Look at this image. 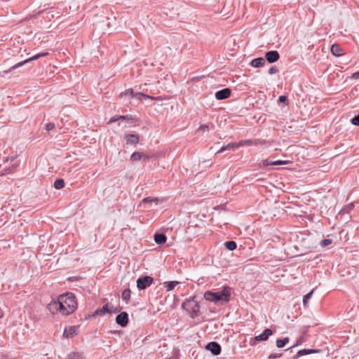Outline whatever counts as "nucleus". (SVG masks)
Segmentation results:
<instances>
[{
	"label": "nucleus",
	"instance_id": "obj_1",
	"mask_svg": "<svg viewBox=\"0 0 359 359\" xmlns=\"http://www.w3.org/2000/svg\"><path fill=\"white\" fill-rule=\"evenodd\" d=\"M61 306V314L68 316L77 308L78 304L75 295L72 292L60 294L57 298Z\"/></svg>",
	"mask_w": 359,
	"mask_h": 359
},
{
	"label": "nucleus",
	"instance_id": "obj_2",
	"mask_svg": "<svg viewBox=\"0 0 359 359\" xmlns=\"http://www.w3.org/2000/svg\"><path fill=\"white\" fill-rule=\"evenodd\" d=\"M231 296V288L224 287L222 290L214 292L206 291L204 293V299L207 301L218 304L219 302H229Z\"/></svg>",
	"mask_w": 359,
	"mask_h": 359
},
{
	"label": "nucleus",
	"instance_id": "obj_3",
	"mask_svg": "<svg viewBox=\"0 0 359 359\" xmlns=\"http://www.w3.org/2000/svg\"><path fill=\"white\" fill-rule=\"evenodd\" d=\"M194 296L182 304V308L187 311L190 317L194 318L198 316L199 304Z\"/></svg>",
	"mask_w": 359,
	"mask_h": 359
},
{
	"label": "nucleus",
	"instance_id": "obj_4",
	"mask_svg": "<svg viewBox=\"0 0 359 359\" xmlns=\"http://www.w3.org/2000/svg\"><path fill=\"white\" fill-rule=\"evenodd\" d=\"M311 353H321L320 357L325 358L328 356V351L327 349H309V348H304L302 350H299L296 352V354L292 357L293 359H297L299 357L306 355Z\"/></svg>",
	"mask_w": 359,
	"mask_h": 359
},
{
	"label": "nucleus",
	"instance_id": "obj_5",
	"mask_svg": "<svg viewBox=\"0 0 359 359\" xmlns=\"http://www.w3.org/2000/svg\"><path fill=\"white\" fill-rule=\"evenodd\" d=\"M153 280V278L149 276L140 277L137 280V287L139 290H145L152 284Z\"/></svg>",
	"mask_w": 359,
	"mask_h": 359
},
{
	"label": "nucleus",
	"instance_id": "obj_6",
	"mask_svg": "<svg viewBox=\"0 0 359 359\" xmlns=\"http://www.w3.org/2000/svg\"><path fill=\"white\" fill-rule=\"evenodd\" d=\"M121 97L123 96H129L130 97H135L137 100H141L142 97H147L149 98L150 96L142 93H134L133 90L132 88L127 89L125 92L122 93L120 95Z\"/></svg>",
	"mask_w": 359,
	"mask_h": 359
},
{
	"label": "nucleus",
	"instance_id": "obj_7",
	"mask_svg": "<svg viewBox=\"0 0 359 359\" xmlns=\"http://www.w3.org/2000/svg\"><path fill=\"white\" fill-rule=\"evenodd\" d=\"M47 55H48V52H43V53H39V54H36L35 55H34L33 57H31L24 61H22V62H18V64H16L15 65L13 66L10 71H11L12 69H15L18 67H20L21 66H22L25 63H27L29 62H31V61H33V60H37L41 57H44V56H46Z\"/></svg>",
	"mask_w": 359,
	"mask_h": 359
},
{
	"label": "nucleus",
	"instance_id": "obj_8",
	"mask_svg": "<svg viewBox=\"0 0 359 359\" xmlns=\"http://www.w3.org/2000/svg\"><path fill=\"white\" fill-rule=\"evenodd\" d=\"M205 349L210 351L214 355H218L221 353V346L216 341L209 342L205 346Z\"/></svg>",
	"mask_w": 359,
	"mask_h": 359
},
{
	"label": "nucleus",
	"instance_id": "obj_9",
	"mask_svg": "<svg viewBox=\"0 0 359 359\" xmlns=\"http://www.w3.org/2000/svg\"><path fill=\"white\" fill-rule=\"evenodd\" d=\"M116 323L122 327L127 326L128 323V314L123 311L116 317Z\"/></svg>",
	"mask_w": 359,
	"mask_h": 359
},
{
	"label": "nucleus",
	"instance_id": "obj_10",
	"mask_svg": "<svg viewBox=\"0 0 359 359\" xmlns=\"http://www.w3.org/2000/svg\"><path fill=\"white\" fill-rule=\"evenodd\" d=\"M273 332L269 329L266 328L265 329L263 332L257 336H256L255 338L252 339V341H266L270 336L273 334Z\"/></svg>",
	"mask_w": 359,
	"mask_h": 359
},
{
	"label": "nucleus",
	"instance_id": "obj_11",
	"mask_svg": "<svg viewBox=\"0 0 359 359\" xmlns=\"http://www.w3.org/2000/svg\"><path fill=\"white\" fill-rule=\"evenodd\" d=\"M280 58V55L277 50H270L265 54V60L269 63H273L278 61Z\"/></svg>",
	"mask_w": 359,
	"mask_h": 359
},
{
	"label": "nucleus",
	"instance_id": "obj_12",
	"mask_svg": "<svg viewBox=\"0 0 359 359\" xmlns=\"http://www.w3.org/2000/svg\"><path fill=\"white\" fill-rule=\"evenodd\" d=\"M231 89L229 88H225L224 89L219 90L215 93V98L218 100H225L230 97L231 95Z\"/></svg>",
	"mask_w": 359,
	"mask_h": 359
},
{
	"label": "nucleus",
	"instance_id": "obj_13",
	"mask_svg": "<svg viewBox=\"0 0 359 359\" xmlns=\"http://www.w3.org/2000/svg\"><path fill=\"white\" fill-rule=\"evenodd\" d=\"M48 311L53 313L55 314L57 313H61V306L60 304L59 301H52L48 304L47 306Z\"/></svg>",
	"mask_w": 359,
	"mask_h": 359
},
{
	"label": "nucleus",
	"instance_id": "obj_14",
	"mask_svg": "<svg viewBox=\"0 0 359 359\" xmlns=\"http://www.w3.org/2000/svg\"><path fill=\"white\" fill-rule=\"evenodd\" d=\"M78 326H71L66 327L63 332V337L66 338H72L77 334Z\"/></svg>",
	"mask_w": 359,
	"mask_h": 359
},
{
	"label": "nucleus",
	"instance_id": "obj_15",
	"mask_svg": "<svg viewBox=\"0 0 359 359\" xmlns=\"http://www.w3.org/2000/svg\"><path fill=\"white\" fill-rule=\"evenodd\" d=\"M107 313H112V311L109 308V304H106L102 308L96 309L91 316H103Z\"/></svg>",
	"mask_w": 359,
	"mask_h": 359
},
{
	"label": "nucleus",
	"instance_id": "obj_16",
	"mask_svg": "<svg viewBox=\"0 0 359 359\" xmlns=\"http://www.w3.org/2000/svg\"><path fill=\"white\" fill-rule=\"evenodd\" d=\"M126 144L136 145L140 141V137L135 134H128L125 136Z\"/></svg>",
	"mask_w": 359,
	"mask_h": 359
},
{
	"label": "nucleus",
	"instance_id": "obj_17",
	"mask_svg": "<svg viewBox=\"0 0 359 359\" xmlns=\"http://www.w3.org/2000/svg\"><path fill=\"white\" fill-rule=\"evenodd\" d=\"M237 148H238V144L236 142L229 143V144L221 147V149L217 152L216 155H218L219 154L222 153L227 150H235Z\"/></svg>",
	"mask_w": 359,
	"mask_h": 359
},
{
	"label": "nucleus",
	"instance_id": "obj_18",
	"mask_svg": "<svg viewBox=\"0 0 359 359\" xmlns=\"http://www.w3.org/2000/svg\"><path fill=\"white\" fill-rule=\"evenodd\" d=\"M142 158L146 160L149 158V156L139 151H135L130 156V160L133 161H140Z\"/></svg>",
	"mask_w": 359,
	"mask_h": 359
},
{
	"label": "nucleus",
	"instance_id": "obj_19",
	"mask_svg": "<svg viewBox=\"0 0 359 359\" xmlns=\"http://www.w3.org/2000/svg\"><path fill=\"white\" fill-rule=\"evenodd\" d=\"M265 63H266V60L264 58L257 57V58L253 59L251 61L250 65L253 67H263L265 65Z\"/></svg>",
	"mask_w": 359,
	"mask_h": 359
},
{
	"label": "nucleus",
	"instance_id": "obj_20",
	"mask_svg": "<svg viewBox=\"0 0 359 359\" xmlns=\"http://www.w3.org/2000/svg\"><path fill=\"white\" fill-rule=\"evenodd\" d=\"M154 241L158 245L165 243L167 241V237L164 233H156L154 234Z\"/></svg>",
	"mask_w": 359,
	"mask_h": 359
},
{
	"label": "nucleus",
	"instance_id": "obj_21",
	"mask_svg": "<svg viewBox=\"0 0 359 359\" xmlns=\"http://www.w3.org/2000/svg\"><path fill=\"white\" fill-rule=\"evenodd\" d=\"M331 53L338 57L343 55V50L339 44L334 43L331 46Z\"/></svg>",
	"mask_w": 359,
	"mask_h": 359
},
{
	"label": "nucleus",
	"instance_id": "obj_22",
	"mask_svg": "<svg viewBox=\"0 0 359 359\" xmlns=\"http://www.w3.org/2000/svg\"><path fill=\"white\" fill-rule=\"evenodd\" d=\"M120 119H127V120H130V123H134V118L132 117V116H130V115H126V116H113L110 121H109V123H114L118 120H120Z\"/></svg>",
	"mask_w": 359,
	"mask_h": 359
},
{
	"label": "nucleus",
	"instance_id": "obj_23",
	"mask_svg": "<svg viewBox=\"0 0 359 359\" xmlns=\"http://www.w3.org/2000/svg\"><path fill=\"white\" fill-rule=\"evenodd\" d=\"M179 283L178 281H167L164 283L165 287L167 291L172 290Z\"/></svg>",
	"mask_w": 359,
	"mask_h": 359
},
{
	"label": "nucleus",
	"instance_id": "obj_24",
	"mask_svg": "<svg viewBox=\"0 0 359 359\" xmlns=\"http://www.w3.org/2000/svg\"><path fill=\"white\" fill-rule=\"evenodd\" d=\"M130 294H131V291L130 289H125L122 292V294H121L122 299L123 301H125L126 303H128L130 298Z\"/></svg>",
	"mask_w": 359,
	"mask_h": 359
},
{
	"label": "nucleus",
	"instance_id": "obj_25",
	"mask_svg": "<svg viewBox=\"0 0 359 359\" xmlns=\"http://www.w3.org/2000/svg\"><path fill=\"white\" fill-rule=\"evenodd\" d=\"M289 342V338L285 337L283 339H278L276 340V346L278 348L284 347Z\"/></svg>",
	"mask_w": 359,
	"mask_h": 359
},
{
	"label": "nucleus",
	"instance_id": "obj_26",
	"mask_svg": "<svg viewBox=\"0 0 359 359\" xmlns=\"http://www.w3.org/2000/svg\"><path fill=\"white\" fill-rule=\"evenodd\" d=\"M224 246L229 250L232 251V250H234L236 248L237 244H236V243L235 241H226V242L224 243Z\"/></svg>",
	"mask_w": 359,
	"mask_h": 359
},
{
	"label": "nucleus",
	"instance_id": "obj_27",
	"mask_svg": "<svg viewBox=\"0 0 359 359\" xmlns=\"http://www.w3.org/2000/svg\"><path fill=\"white\" fill-rule=\"evenodd\" d=\"M65 187V181L62 179H57L54 182V187L56 189H60Z\"/></svg>",
	"mask_w": 359,
	"mask_h": 359
},
{
	"label": "nucleus",
	"instance_id": "obj_28",
	"mask_svg": "<svg viewBox=\"0 0 359 359\" xmlns=\"http://www.w3.org/2000/svg\"><path fill=\"white\" fill-rule=\"evenodd\" d=\"M238 147H243V146H251L252 145V140H241L237 143Z\"/></svg>",
	"mask_w": 359,
	"mask_h": 359
},
{
	"label": "nucleus",
	"instance_id": "obj_29",
	"mask_svg": "<svg viewBox=\"0 0 359 359\" xmlns=\"http://www.w3.org/2000/svg\"><path fill=\"white\" fill-rule=\"evenodd\" d=\"M313 294V290L307 293L306 295L303 297V304L304 306H306L308 301L311 299Z\"/></svg>",
	"mask_w": 359,
	"mask_h": 359
},
{
	"label": "nucleus",
	"instance_id": "obj_30",
	"mask_svg": "<svg viewBox=\"0 0 359 359\" xmlns=\"http://www.w3.org/2000/svg\"><path fill=\"white\" fill-rule=\"evenodd\" d=\"M67 359H82V356L79 353H72L68 355Z\"/></svg>",
	"mask_w": 359,
	"mask_h": 359
},
{
	"label": "nucleus",
	"instance_id": "obj_31",
	"mask_svg": "<svg viewBox=\"0 0 359 359\" xmlns=\"http://www.w3.org/2000/svg\"><path fill=\"white\" fill-rule=\"evenodd\" d=\"M351 123L354 126H359V114L351 118Z\"/></svg>",
	"mask_w": 359,
	"mask_h": 359
},
{
	"label": "nucleus",
	"instance_id": "obj_32",
	"mask_svg": "<svg viewBox=\"0 0 359 359\" xmlns=\"http://www.w3.org/2000/svg\"><path fill=\"white\" fill-rule=\"evenodd\" d=\"M331 243H332V240L331 239H323L320 242V246L321 247H325V246L329 245Z\"/></svg>",
	"mask_w": 359,
	"mask_h": 359
},
{
	"label": "nucleus",
	"instance_id": "obj_33",
	"mask_svg": "<svg viewBox=\"0 0 359 359\" xmlns=\"http://www.w3.org/2000/svg\"><path fill=\"white\" fill-rule=\"evenodd\" d=\"M287 163H288V161H287L278 160L276 161H273V165H286Z\"/></svg>",
	"mask_w": 359,
	"mask_h": 359
},
{
	"label": "nucleus",
	"instance_id": "obj_34",
	"mask_svg": "<svg viewBox=\"0 0 359 359\" xmlns=\"http://www.w3.org/2000/svg\"><path fill=\"white\" fill-rule=\"evenodd\" d=\"M55 123H46L45 125V129L47 130V131H50L51 130H53L54 128H55Z\"/></svg>",
	"mask_w": 359,
	"mask_h": 359
},
{
	"label": "nucleus",
	"instance_id": "obj_35",
	"mask_svg": "<svg viewBox=\"0 0 359 359\" xmlns=\"http://www.w3.org/2000/svg\"><path fill=\"white\" fill-rule=\"evenodd\" d=\"M278 72V69L276 66H273L269 69V74L272 75L276 74Z\"/></svg>",
	"mask_w": 359,
	"mask_h": 359
},
{
	"label": "nucleus",
	"instance_id": "obj_36",
	"mask_svg": "<svg viewBox=\"0 0 359 359\" xmlns=\"http://www.w3.org/2000/svg\"><path fill=\"white\" fill-rule=\"evenodd\" d=\"M266 143V140H252V144L257 145L259 144H263Z\"/></svg>",
	"mask_w": 359,
	"mask_h": 359
},
{
	"label": "nucleus",
	"instance_id": "obj_37",
	"mask_svg": "<svg viewBox=\"0 0 359 359\" xmlns=\"http://www.w3.org/2000/svg\"><path fill=\"white\" fill-rule=\"evenodd\" d=\"M287 100V97L285 95H281L278 97V102L285 103Z\"/></svg>",
	"mask_w": 359,
	"mask_h": 359
},
{
	"label": "nucleus",
	"instance_id": "obj_38",
	"mask_svg": "<svg viewBox=\"0 0 359 359\" xmlns=\"http://www.w3.org/2000/svg\"><path fill=\"white\" fill-rule=\"evenodd\" d=\"M262 164L264 167H267L269 165H273V161H269V160L266 159L262 161Z\"/></svg>",
	"mask_w": 359,
	"mask_h": 359
},
{
	"label": "nucleus",
	"instance_id": "obj_39",
	"mask_svg": "<svg viewBox=\"0 0 359 359\" xmlns=\"http://www.w3.org/2000/svg\"><path fill=\"white\" fill-rule=\"evenodd\" d=\"M143 201H144V202H147H147H152V201H154H154H155V202H156V201H157V198H156L147 197V198H144V199H143Z\"/></svg>",
	"mask_w": 359,
	"mask_h": 359
},
{
	"label": "nucleus",
	"instance_id": "obj_40",
	"mask_svg": "<svg viewBox=\"0 0 359 359\" xmlns=\"http://www.w3.org/2000/svg\"><path fill=\"white\" fill-rule=\"evenodd\" d=\"M282 356V354H271L269 357H268V359H276V358H278Z\"/></svg>",
	"mask_w": 359,
	"mask_h": 359
},
{
	"label": "nucleus",
	"instance_id": "obj_41",
	"mask_svg": "<svg viewBox=\"0 0 359 359\" xmlns=\"http://www.w3.org/2000/svg\"><path fill=\"white\" fill-rule=\"evenodd\" d=\"M297 345H298V343L297 344L293 345L290 348L286 349L285 351L286 352H290V353H293L294 352V349H295L297 348Z\"/></svg>",
	"mask_w": 359,
	"mask_h": 359
},
{
	"label": "nucleus",
	"instance_id": "obj_42",
	"mask_svg": "<svg viewBox=\"0 0 359 359\" xmlns=\"http://www.w3.org/2000/svg\"><path fill=\"white\" fill-rule=\"evenodd\" d=\"M109 308L112 311V313H116L120 311V309L118 308H114L113 306L109 304Z\"/></svg>",
	"mask_w": 359,
	"mask_h": 359
},
{
	"label": "nucleus",
	"instance_id": "obj_43",
	"mask_svg": "<svg viewBox=\"0 0 359 359\" xmlns=\"http://www.w3.org/2000/svg\"><path fill=\"white\" fill-rule=\"evenodd\" d=\"M201 130L205 132V131H208L209 130V127L208 125H202L201 126L200 128H199Z\"/></svg>",
	"mask_w": 359,
	"mask_h": 359
},
{
	"label": "nucleus",
	"instance_id": "obj_44",
	"mask_svg": "<svg viewBox=\"0 0 359 359\" xmlns=\"http://www.w3.org/2000/svg\"><path fill=\"white\" fill-rule=\"evenodd\" d=\"M351 78L353 79H359V71L353 73Z\"/></svg>",
	"mask_w": 359,
	"mask_h": 359
},
{
	"label": "nucleus",
	"instance_id": "obj_45",
	"mask_svg": "<svg viewBox=\"0 0 359 359\" xmlns=\"http://www.w3.org/2000/svg\"><path fill=\"white\" fill-rule=\"evenodd\" d=\"M18 165H19V164H18V163H14L12 165L11 168H9L8 170H9L10 171H12L13 170H14L15 168H16L18 166Z\"/></svg>",
	"mask_w": 359,
	"mask_h": 359
},
{
	"label": "nucleus",
	"instance_id": "obj_46",
	"mask_svg": "<svg viewBox=\"0 0 359 359\" xmlns=\"http://www.w3.org/2000/svg\"><path fill=\"white\" fill-rule=\"evenodd\" d=\"M16 158H17L16 156H11L10 158H8L7 161L10 160L11 162H13V161H15Z\"/></svg>",
	"mask_w": 359,
	"mask_h": 359
},
{
	"label": "nucleus",
	"instance_id": "obj_47",
	"mask_svg": "<svg viewBox=\"0 0 359 359\" xmlns=\"http://www.w3.org/2000/svg\"><path fill=\"white\" fill-rule=\"evenodd\" d=\"M78 279H79V278H76V277H71L69 278V280H78Z\"/></svg>",
	"mask_w": 359,
	"mask_h": 359
},
{
	"label": "nucleus",
	"instance_id": "obj_48",
	"mask_svg": "<svg viewBox=\"0 0 359 359\" xmlns=\"http://www.w3.org/2000/svg\"><path fill=\"white\" fill-rule=\"evenodd\" d=\"M3 316H4L3 313L0 311V318H1Z\"/></svg>",
	"mask_w": 359,
	"mask_h": 359
}]
</instances>
